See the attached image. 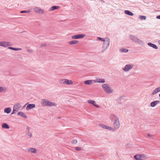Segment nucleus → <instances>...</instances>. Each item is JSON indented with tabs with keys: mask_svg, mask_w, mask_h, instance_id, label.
<instances>
[{
	"mask_svg": "<svg viewBox=\"0 0 160 160\" xmlns=\"http://www.w3.org/2000/svg\"><path fill=\"white\" fill-rule=\"evenodd\" d=\"M100 125L103 128H105L109 130H113V128L111 127L106 126L103 124H100Z\"/></svg>",
	"mask_w": 160,
	"mask_h": 160,
	"instance_id": "ddd939ff",
	"label": "nucleus"
},
{
	"mask_svg": "<svg viewBox=\"0 0 160 160\" xmlns=\"http://www.w3.org/2000/svg\"><path fill=\"white\" fill-rule=\"evenodd\" d=\"M59 8V7L58 6H53L49 8V11H53L55 9H58Z\"/></svg>",
	"mask_w": 160,
	"mask_h": 160,
	"instance_id": "b1692460",
	"label": "nucleus"
},
{
	"mask_svg": "<svg viewBox=\"0 0 160 160\" xmlns=\"http://www.w3.org/2000/svg\"><path fill=\"white\" fill-rule=\"evenodd\" d=\"M27 50L28 52H30L31 51L29 49H27Z\"/></svg>",
	"mask_w": 160,
	"mask_h": 160,
	"instance_id": "09e8293b",
	"label": "nucleus"
},
{
	"mask_svg": "<svg viewBox=\"0 0 160 160\" xmlns=\"http://www.w3.org/2000/svg\"><path fill=\"white\" fill-rule=\"evenodd\" d=\"M26 150L28 152H30L32 153H37V150L36 149L34 148H30L27 149Z\"/></svg>",
	"mask_w": 160,
	"mask_h": 160,
	"instance_id": "9d476101",
	"label": "nucleus"
},
{
	"mask_svg": "<svg viewBox=\"0 0 160 160\" xmlns=\"http://www.w3.org/2000/svg\"><path fill=\"white\" fill-rule=\"evenodd\" d=\"M65 84L68 85L72 84L73 83V82L72 81L67 79H65Z\"/></svg>",
	"mask_w": 160,
	"mask_h": 160,
	"instance_id": "a878e982",
	"label": "nucleus"
},
{
	"mask_svg": "<svg viewBox=\"0 0 160 160\" xmlns=\"http://www.w3.org/2000/svg\"><path fill=\"white\" fill-rule=\"evenodd\" d=\"M148 137H152L153 136V135H151L150 134H148Z\"/></svg>",
	"mask_w": 160,
	"mask_h": 160,
	"instance_id": "37998d69",
	"label": "nucleus"
},
{
	"mask_svg": "<svg viewBox=\"0 0 160 160\" xmlns=\"http://www.w3.org/2000/svg\"><path fill=\"white\" fill-rule=\"evenodd\" d=\"M123 97V96L120 97L118 98V99L119 100H120Z\"/></svg>",
	"mask_w": 160,
	"mask_h": 160,
	"instance_id": "a18cd8bd",
	"label": "nucleus"
},
{
	"mask_svg": "<svg viewBox=\"0 0 160 160\" xmlns=\"http://www.w3.org/2000/svg\"><path fill=\"white\" fill-rule=\"evenodd\" d=\"M156 18H157V19H160V15H158V16H157L156 17Z\"/></svg>",
	"mask_w": 160,
	"mask_h": 160,
	"instance_id": "c03bdc74",
	"label": "nucleus"
},
{
	"mask_svg": "<svg viewBox=\"0 0 160 160\" xmlns=\"http://www.w3.org/2000/svg\"><path fill=\"white\" fill-rule=\"evenodd\" d=\"M160 102L159 101H156L152 102L150 103V105L151 107H153L156 106V104L159 103Z\"/></svg>",
	"mask_w": 160,
	"mask_h": 160,
	"instance_id": "f3484780",
	"label": "nucleus"
},
{
	"mask_svg": "<svg viewBox=\"0 0 160 160\" xmlns=\"http://www.w3.org/2000/svg\"><path fill=\"white\" fill-rule=\"evenodd\" d=\"M65 79H62L60 80L59 82L61 84H65Z\"/></svg>",
	"mask_w": 160,
	"mask_h": 160,
	"instance_id": "72a5a7b5",
	"label": "nucleus"
},
{
	"mask_svg": "<svg viewBox=\"0 0 160 160\" xmlns=\"http://www.w3.org/2000/svg\"><path fill=\"white\" fill-rule=\"evenodd\" d=\"M61 118L60 117H59L58 118Z\"/></svg>",
	"mask_w": 160,
	"mask_h": 160,
	"instance_id": "3c124183",
	"label": "nucleus"
},
{
	"mask_svg": "<svg viewBox=\"0 0 160 160\" xmlns=\"http://www.w3.org/2000/svg\"><path fill=\"white\" fill-rule=\"evenodd\" d=\"M18 115L19 116H22L25 118H28V117L24 114V113L22 112H19L18 113Z\"/></svg>",
	"mask_w": 160,
	"mask_h": 160,
	"instance_id": "6ab92c4d",
	"label": "nucleus"
},
{
	"mask_svg": "<svg viewBox=\"0 0 160 160\" xmlns=\"http://www.w3.org/2000/svg\"><path fill=\"white\" fill-rule=\"evenodd\" d=\"M97 39L103 42L105 40V38H104L101 37H97Z\"/></svg>",
	"mask_w": 160,
	"mask_h": 160,
	"instance_id": "4c0bfd02",
	"label": "nucleus"
},
{
	"mask_svg": "<svg viewBox=\"0 0 160 160\" xmlns=\"http://www.w3.org/2000/svg\"><path fill=\"white\" fill-rule=\"evenodd\" d=\"M139 18L141 20H145L146 19V17L144 16H140Z\"/></svg>",
	"mask_w": 160,
	"mask_h": 160,
	"instance_id": "473e14b6",
	"label": "nucleus"
},
{
	"mask_svg": "<svg viewBox=\"0 0 160 160\" xmlns=\"http://www.w3.org/2000/svg\"><path fill=\"white\" fill-rule=\"evenodd\" d=\"M129 50L125 48L121 49H120V51L121 52H127Z\"/></svg>",
	"mask_w": 160,
	"mask_h": 160,
	"instance_id": "7c9ffc66",
	"label": "nucleus"
},
{
	"mask_svg": "<svg viewBox=\"0 0 160 160\" xmlns=\"http://www.w3.org/2000/svg\"><path fill=\"white\" fill-rule=\"evenodd\" d=\"M110 43V39L108 38H105V40L102 45V49L101 53L104 52L108 48Z\"/></svg>",
	"mask_w": 160,
	"mask_h": 160,
	"instance_id": "f03ea898",
	"label": "nucleus"
},
{
	"mask_svg": "<svg viewBox=\"0 0 160 160\" xmlns=\"http://www.w3.org/2000/svg\"><path fill=\"white\" fill-rule=\"evenodd\" d=\"M133 66L134 65L132 64H127L123 69V70L125 72H128L132 69Z\"/></svg>",
	"mask_w": 160,
	"mask_h": 160,
	"instance_id": "39448f33",
	"label": "nucleus"
},
{
	"mask_svg": "<svg viewBox=\"0 0 160 160\" xmlns=\"http://www.w3.org/2000/svg\"><path fill=\"white\" fill-rule=\"evenodd\" d=\"M159 97H160V93L159 94Z\"/></svg>",
	"mask_w": 160,
	"mask_h": 160,
	"instance_id": "603ef678",
	"label": "nucleus"
},
{
	"mask_svg": "<svg viewBox=\"0 0 160 160\" xmlns=\"http://www.w3.org/2000/svg\"><path fill=\"white\" fill-rule=\"evenodd\" d=\"M41 104L42 106L47 107H52L57 105L56 103L44 99H42Z\"/></svg>",
	"mask_w": 160,
	"mask_h": 160,
	"instance_id": "f257e3e1",
	"label": "nucleus"
},
{
	"mask_svg": "<svg viewBox=\"0 0 160 160\" xmlns=\"http://www.w3.org/2000/svg\"><path fill=\"white\" fill-rule=\"evenodd\" d=\"M110 119L111 121L114 122L119 120L118 118L115 115L113 114H111L110 116Z\"/></svg>",
	"mask_w": 160,
	"mask_h": 160,
	"instance_id": "1a4fd4ad",
	"label": "nucleus"
},
{
	"mask_svg": "<svg viewBox=\"0 0 160 160\" xmlns=\"http://www.w3.org/2000/svg\"><path fill=\"white\" fill-rule=\"evenodd\" d=\"M34 10L36 13H38L39 14H42L44 13L43 10L39 7L35 8H34Z\"/></svg>",
	"mask_w": 160,
	"mask_h": 160,
	"instance_id": "0eeeda50",
	"label": "nucleus"
},
{
	"mask_svg": "<svg viewBox=\"0 0 160 160\" xmlns=\"http://www.w3.org/2000/svg\"><path fill=\"white\" fill-rule=\"evenodd\" d=\"M148 44L149 46L152 47L155 49H157L158 48V47L155 44L152 43L150 42H148Z\"/></svg>",
	"mask_w": 160,
	"mask_h": 160,
	"instance_id": "aec40b11",
	"label": "nucleus"
},
{
	"mask_svg": "<svg viewBox=\"0 0 160 160\" xmlns=\"http://www.w3.org/2000/svg\"><path fill=\"white\" fill-rule=\"evenodd\" d=\"M114 128L115 129H117L120 127V123L119 120L113 122Z\"/></svg>",
	"mask_w": 160,
	"mask_h": 160,
	"instance_id": "6e6552de",
	"label": "nucleus"
},
{
	"mask_svg": "<svg viewBox=\"0 0 160 160\" xmlns=\"http://www.w3.org/2000/svg\"><path fill=\"white\" fill-rule=\"evenodd\" d=\"M2 42H0V46H2Z\"/></svg>",
	"mask_w": 160,
	"mask_h": 160,
	"instance_id": "de8ad7c7",
	"label": "nucleus"
},
{
	"mask_svg": "<svg viewBox=\"0 0 160 160\" xmlns=\"http://www.w3.org/2000/svg\"><path fill=\"white\" fill-rule=\"evenodd\" d=\"M94 80H87L84 81V83L85 84L91 85L94 82Z\"/></svg>",
	"mask_w": 160,
	"mask_h": 160,
	"instance_id": "a211bd4d",
	"label": "nucleus"
},
{
	"mask_svg": "<svg viewBox=\"0 0 160 160\" xmlns=\"http://www.w3.org/2000/svg\"><path fill=\"white\" fill-rule=\"evenodd\" d=\"M157 88L158 89V92H160V87H159Z\"/></svg>",
	"mask_w": 160,
	"mask_h": 160,
	"instance_id": "49530a36",
	"label": "nucleus"
},
{
	"mask_svg": "<svg viewBox=\"0 0 160 160\" xmlns=\"http://www.w3.org/2000/svg\"><path fill=\"white\" fill-rule=\"evenodd\" d=\"M11 111V109L10 108H7L4 109V112L7 114L9 113Z\"/></svg>",
	"mask_w": 160,
	"mask_h": 160,
	"instance_id": "4be33fe9",
	"label": "nucleus"
},
{
	"mask_svg": "<svg viewBox=\"0 0 160 160\" xmlns=\"http://www.w3.org/2000/svg\"><path fill=\"white\" fill-rule=\"evenodd\" d=\"M124 13L130 16H132L133 15V13L129 10H125L124 11Z\"/></svg>",
	"mask_w": 160,
	"mask_h": 160,
	"instance_id": "5701e85b",
	"label": "nucleus"
},
{
	"mask_svg": "<svg viewBox=\"0 0 160 160\" xmlns=\"http://www.w3.org/2000/svg\"><path fill=\"white\" fill-rule=\"evenodd\" d=\"M2 46L3 47H7L8 46H11V43L10 42H2Z\"/></svg>",
	"mask_w": 160,
	"mask_h": 160,
	"instance_id": "4468645a",
	"label": "nucleus"
},
{
	"mask_svg": "<svg viewBox=\"0 0 160 160\" xmlns=\"http://www.w3.org/2000/svg\"><path fill=\"white\" fill-rule=\"evenodd\" d=\"M21 104L19 103H17L14 105L13 107L14 108L18 110V109L21 107Z\"/></svg>",
	"mask_w": 160,
	"mask_h": 160,
	"instance_id": "412c9836",
	"label": "nucleus"
},
{
	"mask_svg": "<svg viewBox=\"0 0 160 160\" xmlns=\"http://www.w3.org/2000/svg\"><path fill=\"white\" fill-rule=\"evenodd\" d=\"M134 158L137 160H144L146 159L147 157L145 154H137L134 156Z\"/></svg>",
	"mask_w": 160,
	"mask_h": 160,
	"instance_id": "20e7f679",
	"label": "nucleus"
},
{
	"mask_svg": "<svg viewBox=\"0 0 160 160\" xmlns=\"http://www.w3.org/2000/svg\"><path fill=\"white\" fill-rule=\"evenodd\" d=\"M46 44L45 43H44L41 45V47H45L46 46Z\"/></svg>",
	"mask_w": 160,
	"mask_h": 160,
	"instance_id": "79ce46f5",
	"label": "nucleus"
},
{
	"mask_svg": "<svg viewBox=\"0 0 160 160\" xmlns=\"http://www.w3.org/2000/svg\"><path fill=\"white\" fill-rule=\"evenodd\" d=\"M7 90V88L5 87L0 86V93L3 92H6Z\"/></svg>",
	"mask_w": 160,
	"mask_h": 160,
	"instance_id": "cd10ccee",
	"label": "nucleus"
},
{
	"mask_svg": "<svg viewBox=\"0 0 160 160\" xmlns=\"http://www.w3.org/2000/svg\"><path fill=\"white\" fill-rule=\"evenodd\" d=\"M136 43H138L139 44H140L141 45H142L144 44V42H143L141 40H139L138 38V40L137 41V42Z\"/></svg>",
	"mask_w": 160,
	"mask_h": 160,
	"instance_id": "2f4dec72",
	"label": "nucleus"
},
{
	"mask_svg": "<svg viewBox=\"0 0 160 160\" xmlns=\"http://www.w3.org/2000/svg\"><path fill=\"white\" fill-rule=\"evenodd\" d=\"M88 102L89 103H91L94 106L97 108H100V106L98 105L95 104L96 102L92 100H88Z\"/></svg>",
	"mask_w": 160,
	"mask_h": 160,
	"instance_id": "f8f14e48",
	"label": "nucleus"
},
{
	"mask_svg": "<svg viewBox=\"0 0 160 160\" xmlns=\"http://www.w3.org/2000/svg\"><path fill=\"white\" fill-rule=\"evenodd\" d=\"M94 82L96 83H104L105 82V80L104 79L98 78L94 80Z\"/></svg>",
	"mask_w": 160,
	"mask_h": 160,
	"instance_id": "2eb2a0df",
	"label": "nucleus"
},
{
	"mask_svg": "<svg viewBox=\"0 0 160 160\" xmlns=\"http://www.w3.org/2000/svg\"><path fill=\"white\" fill-rule=\"evenodd\" d=\"M78 41L77 40H72L71 41H70L69 42V44L70 45L76 44L78 43Z\"/></svg>",
	"mask_w": 160,
	"mask_h": 160,
	"instance_id": "bb28decb",
	"label": "nucleus"
},
{
	"mask_svg": "<svg viewBox=\"0 0 160 160\" xmlns=\"http://www.w3.org/2000/svg\"><path fill=\"white\" fill-rule=\"evenodd\" d=\"M30 12V11L29 10H28L22 11L20 12L21 13H28Z\"/></svg>",
	"mask_w": 160,
	"mask_h": 160,
	"instance_id": "c9c22d12",
	"label": "nucleus"
},
{
	"mask_svg": "<svg viewBox=\"0 0 160 160\" xmlns=\"http://www.w3.org/2000/svg\"><path fill=\"white\" fill-rule=\"evenodd\" d=\"M158 42H159V44H160V41H159Z\"/></svg>",
	"mask_w": 160,
	"mask_h": 160,
	"instance_id": "8fccbe9b",
	"label": "nucleus"
},
{
	"mask_svg": "<svg viewBox=\"0 0 160 160\" xmlns=\"http://www.w3.org/2000/svg\"><path fill=\"white\" fill-rule=\"evenodd\" d=\"M27 129L28 132V133L30 132V128L28 126H27Z\"/></svg>",
	"mask_w": 160,
	"mask_h": 160,
	"instance_id": "ea45409f",
	"label": "nucleus"
},
{
	"mask_svg": "<svg viewBox=\"0 0 160 160\" xmlns=\"http://www.w3.org/2000/svg\"><path fill=\"white\" fill-rule=\"evenodd\" d=\"M28 136H30V137H32V134L31 132H28Z\"/></svg>",
	"mask_w": 160,
	"mask_h": 160,
	"instance_id": "a19ab883",
	"label": "nucleus"
},
{
	"mask_svg": "<svg viewBox=\"0 0 160 160\" xmlns=\"http://www.w3.org/2000/svg\"><path fill=\"white\" fill-rule=\"evenodd\" d=\"M85 36V35L84 34H76L72 36L71 37L72 39H75L82 38H83Z\"/></svg>",
	"mask_w": 160,
	"mask_h": 160,
	"instance_id": "423d86ee",
	"label": "nucleus"
},
{
	"mask_svg": "<svg viewBox=\"0 0 160 160\" xmlns=\"http://www.w3.org/2000/svg\"><path fill=\"white\" fill-rule=\"evenodd\" d=\"M18 109H16V108H14L13 107V111H12V113H11V114H13L15 113L18 111Z\"/></svg>",
	"mask_w": 160,
	"mask_h": 160,
	"instance_id": "f704fd0d",
	"label": "nucleus"
},
{
	"mask_svg": "<svg viewBox=\"0 0 160 160\" xmlns=\"http://www.w3.org/2000/svg\"><path fill=\"white\" fill-rule=\"evenodd\" d=\"M78 142L77 140L76 139H73L72 140L71 142L73 144H76Z\"/></svg>",
	"mask_w": 160,
	"mask_h": 160,
	"instance_id": "e433bc0d",
	"label": "nucleus"
},
{
	"mask_svg": "<svg viewBox=\"0 0 160 160\" xmlns=\"http://www.w3.org/2000/svg\"><path fill=\"white\" fill-rule=\"evenodd\" d=\"M158 92V89L157 88H156L155 90H154L152 92V93L151 94V96H153L155 94L157 93Z\"/></svg>",
	"mask_w": 160,
	"mask_h": 160,
	"instance_id": "c85d7f7f",
	"label": "nucleus"
},
{
	"mask_svg": "<svg viewBox=\"0 0 160 160\" xmlns=\"http://www.w3.org/2000/svg\"><path fill=\"white\" fill-rule=\"evenodd\" d=\"M8 49H12L13 50H15V51H18V50H21V48H14L12 47H9L8 48Z\"/></svg>",
	"mask_w": 160,
	"mask_h": 160,
	"instance_id": "c756f323",
	"label": "nucleus"
},
{
	"mask_svg": "<svg viewBox=\"0 0 160 160\" xmlns=\"http://www.w3.org/2000/svg\"><path fill=\"white\" fill-rule=\"evenodd\" d=\"M2 128H4L9 129L10 128L9 126L6 123H3L2 124Z\"/></svg>",
	"mask_w": 160,
	"mask_h": 160,
	"instance_id": "393cba45",
	"label": "nucleus"
},
{
	"mask_svg": "<svg viewBox=\"0 0 160 160\" xmlns=\"http://www.w3.org/2000/svg\"><path fill=\"white\" fill-rule=\"evenodd\" d=\"M75 150L77 151H80L82 150V149L81 147H76L75 148Z\"/></svg>",
	"mask_w": 160,
	"mask_h": 160,
	"instance_id": "58836bf2",
	"label": "nucleus"
},
{
	"mask_svg": "<svg viewBox=\"0 0 160 160\" xmlns=\"http://www.w3.org/2000/svg\"><path fill=\"white\" fill-rule=\"evenodd\" d=\"M129 37L135 43L137 42V41L138 40V38H137L136 36H133L132 35H130L129 36Z\"/></svg>",
	"mask_w": 160,
	"mask_h": 160,
	"instance_id": "dca6fc26",
	"label": "nucleus"
},
{
	"mask_svg": "<svg viewBox=\"0 0 160 160\" xmlns=\"http://www.w3.org/2000/svg\"><path fill=\"white\" fill-rule=\"evenodd\" d=\"M27 104H26L25 106H24V107H25L26 105Z\"/></svg>",
	"mask_w": 160,
	"mask_h": 160,
	"instance_id": "864d4df0",
	"label": "nucleus"
},
{
	"mask_svg": "<svg viewBox=\"0 0 160 160\" xmlns=\"http://www.w3.org/2000/svg\"><path fill=\"white\" fill-rule=\"evenodd\" d=\"M35 105L34 104H29L27 106L26 109L27 110L32 109L35 107Z\"/></svg>",
	"mask_w": 160,
	"mask_h": 160,
	"instance_id": "9b49d317",
	"label": "nucleus"
},
{
	"mask_svg": "<svg viewBox=\"0 0 160 160\" xmlns=\"http://www.w3.org/2000/svg\"><path fill=\"white\" fill-rule=\"evenodd\" d=\"M102 87L104 91L107 93L110 94L113 92V90L112 88L108 84L105 83L102 84Z\"/></svg>",
	"mask_w": 160,
	"mask_h": 160,
	"instance_id": "7ed1b4c3",
	"label": "nucleus"
}]
</instances>
